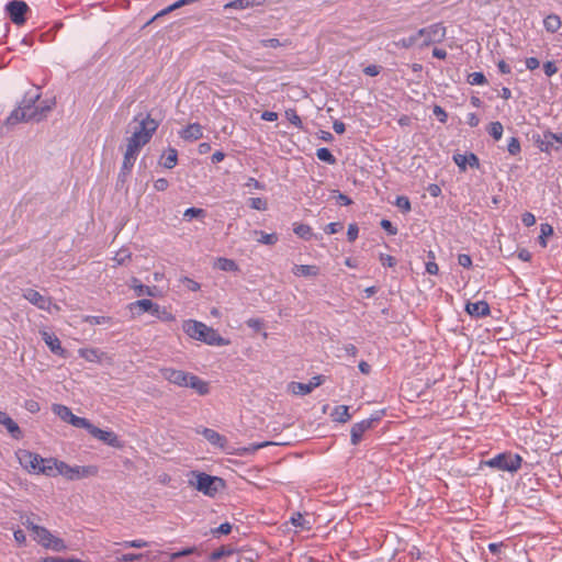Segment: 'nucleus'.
I'll use <instances>...</instances> for the list:
<instances>
[{
  "instance_id": "nucleus-1",
  "label": "nucleus",
  "mask_w": 562,
  "mask_h": 562,
  "mask_svg": "<svg viewBox=\"0 0 562 562\" xmlns=\"http://www.w3.org/2000/svg\"><path fill=\"white\" fill-rule=\"evenodd\" d=\"M137 123L134 132L126 142V150L123 157V169L132 170L140 149L150 142L157 131L159 123L149 113H138L133 119Z\"/></svg>"
},
{
  "instance_id": "nucleus-2",
  "label": "nucleus",
  "mask_w": 562,
  "mask_h": 562,
  "mask_svg": "<svg viewBox=\"0 0 562 562\" xmlns=\"http://www.w3.org/2000/svg\"><path fill=\"white\" fill-rule=\"evenodd\" d=\"M183 331L192 339L200 340L210 346H226L228 340L223 338L217 330L206 326L202 322L187 319L182 324Z\"/></svg>"
},
{
  "instance_id": "nucleus-3",
  "label": "nucleus",
  "mask_w": 562,
  "mask_h": 562,
  "mask_svg": "<svg viewBox=\"0 0 562 562\" xmlns=\"http://www.w3.org/2000/svg\"><path fill=\"white\" fill-rule=\"evenodd\" d=\"M40 93H25L18 108L14 109L5 120L7 125H15L20 122L35 121L37 117V101Z\"/></svg>"
},
{
  "instance_id": "nucleus-4",
  "label": "nucleus",
  "mask_w": 562,
  "mask_h": 562,
  "mask_svg": "<svg viewBox=\"0 0 562 562\" xmlns=\"http://www.w3.org/2000/svg\"><path fill=\"white\" fill-rule=\"evenodd\" d=\"M192 475L196 480L195 482L190 481V484L206 496L214 497L221 490L225 487V481L222 477L195 471L192 472Z\"/></svg>"
},
{
  "instance_id": "nucleus-5",
  "label": "nucleus",
  "mask_w": 562,
  "mask_h": 562,
  "mask_svg": "<svg viewBox=\"0 0 562 562\" xmlns=\"http://www.w3.org/2000/svg\"><path fill=\"white\" fill-rule=\"evenodd\" d=\"M485 463L490 468L514 473L521 468L522 458L517 453L503 452L496 454Z\"/></svg>"
},
{
  "instance_id": "nucleus-6",
  "label": "nucleus",
  "mask_w": 562,
  "mask_h": 562,
  "mask_svg": "<svg viewBox=\"0 0 562 562\" xmlns=\"http://www.w3.org/2000/svg\"><path fill=\"white\" fill-rule=\"evenodd\" d=\"M59 473L70 481H77L90 476H95L99 472L97 465H69L66 462H60Z\"/></svg>"
},
{
  "instance_id": "nucleus-7",
  "label": "nucleus",
  "mask_w": 562,
  "mask_h": 562,
  "mask_svg": "<svg viewBox=\"0 0 562 562\" xmlns=\"http://www.w3.org/2000/svg\"><path fill=\"white\" fill-rule=\"evenodd\" d=\"M417 36L422 42L420 47L429 46L432 43H440L446 36V27L442 23H435L417 31Z\"/></svg>"
},
{
  "instance_id": "nucleus-8",
  "label": "nucleus",
  "mask_w": 562,
  "mask_h": 562,
  "mask_svg": "<svg viewBox=\"0 0 562 562\" xmlns=\"http://www.w3.org/2000/svg\"><path fill=\"white\" fill-rule=\"evenodd\" d=\"M29 11L27 3L22 0H12L5 4V12L15 25H23L26 22V13Z\"/></svg>"
},
{
  "instance_id": "nucleus-9",
  "label": "nucleus",
  "mask_w": 562,
  "mask_h": 562,
  "mask_svg": "<svg viewBox=\"0 0 562 562\" xmlns=\"http://www.w3.org/2000/svg\"><path fill=\"white\" fill-rule=\"evenodd\" d=\"M38 537L35 539L41 546L56 552H61L67 549L65 541L55 537L47 528H36Z\"/></svg>"
},
{
  "instance_id": "nucleus-10",
  "label": "nucleus",
  "mask_w": 562,
  "mask_h": 562,
  "mask_svg": "<svg viewBox=\"0 0 562 562\" xmlns=\"http://www.w3.org/2000/svg\"><path fill=\"white\" fill-rule=\"evenodd\" d=\"M380 420V416L379 415H375V416H372L368 419H363L359 423H356L352 427H351V430H350V440H351V443L353 446H357L361 439H362V436L363 434L373 428L374 425Z\"/></svg>"
},
{
  "instance_id": "nucleus-11",
  "label": "nucleus",
  "mask_w": 562,
  "mask_h": 562,
  "mask_svg": "<svg viewBox=\"0 0 562 562\" xmlns=\"http://www.w3.org/2000/svg\"><path fill=\"white\" fill-rule=\"evenodd\" d=\"M159 372L161 376L169 383H172L180 387L188 386V379L190 375L189 372L170 367L160 368Z\"/></svg>"
},
{
  "instance_id": "nucleus-12",
  "label": "nucleus",
  "mask_w": 562,
  "mask_h": 562,
  "mask_svg": "<svg viewBox=\"0 0 562 562\" xmlns=\"http://www.w3.org/2000/svg\"><path fill=\"white\" fill-rule=\"evenodd\" d=\"M18 458L23 469L38 474L41 462H43V458L40 454L27 450H20Z\"/></svg>"
},
{
  "instance_id": "nucleus-13",
  "label": "nucleus",
  "mask_w": 562,
  "mask_h": 562,
  "mask_svg": "<svg viewBox=\"0 0 562 562\" xmlns=\"http://www.w3.org/2000/svg\"><path fill=\"white\" fill-rule=\"evenodd\" d=\"M324 382L323 375L313 376L308 383L302 382H292L290 384V390L295 395H306L310 394L315 387L319 386Z\"/></svg>"
},
{
  "instance_id": "nucleus-14",
  "label": "nucleus",
  "mask_w": 562,
  "mask_h": 562,
  "mask_svg": "<svg viewBox=\"0 0 562 562\" xmlns=\"http://www.w3.org/2000/svg\"><path fill=\"white\" fill-rule=\"evenodd\" d=\"M91 436L99 439L100 441L104 442L105 445H108L110 447H113V448H122L123 447V443L120 440L119 436L112 430H103L95 426Z\"/></svg>"
},
{
  "instance_id": "nucleus-15",
  "label": "nucleus",
  "mask_w": 562,
  "mask_h": 562,
  "mask_svg": "<svg viewBox=\"0 0 562 562\" xmlns=\"http://www.w3.org/2000/svg\"><path fill=\"white\" fill-rule=\"evenodd\" d=\"M41 336L54 355H57L61 358L68 357L67 350L61 347V342L55 334L43 330L41 331Z\"/></svg>"
},
{
  "instance_id": "nucleus-16",
  "label": "nucleus",
  "mask_w": 562,
  "mask_h": 562,
  "mask_svg": "<svg viewBox=\"0 0 562 562\" xmlns=\"http://www.w3.org/2000/svg\"><path fill=\"white\" fill-rule=\"evenodd\" d=\"M23 297L27 300L31 304L44 311H48L52 304L49 297L43 296L38 291L34 289H26L23 292Z\"/></svg>"
},
{
  "instance_id": "nucleus-17",
  "label": "nucleus",
  "mask_w": 562,
  "mask_h": 562,
  "mask_svg": "<svg viewBox=\"0 0 562 562\" xmlns=\"http://www.w3.org/2000/svg\"><path fill=\"white\" fill-rule=\"evenodd\" d=\"M541 151L549 153L555 143L562 144V133L546 131L541 138L536 140Z\"/></svg>"
},
{
  "instance_id": "nucleus-18",
  "label": "nucleus",
  "mask_w": 562,
  "mask_h": 562,
  "mask_svg": "<svg viewBox=\"0 0 562 562\" xmlns=\"http://www.w3.org/2000/svg\"><path fill=\"white\" fill-rule=\"evenodd\" d=\"M465 312L476 318L485 317L490 315L491 310L486 301L468 302L465 304Z\"/></svg>"
},
{
  "instance_id": "nucleus-19",
  "label": "nucleus",
  "mask_w": 562,
  "mask_h": 562,
  "mask_svg": "<svg viewBox=\"0 0 562 562\" xmlns=\"http://www.w3.org/2000/svg\"><path fill=\"white\" fill-rule=\"evenodd\" d=\"M0 425H3L13 439L23 438V431L19 425L5 413L0 411Z\"/></svg>"
},
{
  "instance_id": "nucleus-20",
  "label": "nucleus",
  "mask_w": 562,
  "mask_h": 562,
  "mask_svg": "<svg viewBox=\"0 0 562 562\" xmlns=\"http://www.w3.org/2000/svg\"><path fill=\"white\" fill-rule=\"evenodd\" d=\"M61 461H58L55 458H43V462H41L38 474H44L46 476L55 477L60 475V464Z\"/></svg>"
},
{
  "instance_id": "nucleus-21",
  "label": "nucleus",
  "mask_w": 562,
  "mask_h": 562,
  "mask_svg": "<svg viewBox=\"0 0 562 562\" xmlns=\"http://www.w3.org/2000/svg\"><path fill=\"white\" fill-rule=\"evenodd\" d=\"M453 161L457 164V166L461 170H465L467 166L469 165L471 168H479L480 167V160L477 156L473 153H469L465 155L457 154L453 156Z\"/></svg>"
},
{
  "instance_id": "nucleus-22",
  "label": "nucleus",
  "mask_w": 562,
  "mask_h": 562,
  "mask_svg": "<svg viewBox=\"0 0 562 562\" xmlns=\"http://www.w3.org/2000/svg\"><path fill=\"white\" fill-rule=\"evenodd\" d=\"M179 135L184 140H198L203 136L202 126L199 123L189 124L179 132Z\"/></svg>"
},
{
  "instance_id": "nucleus-23",
  "label": "nucleus",
  "mask_w": 562,
  "mask_h": 562,
  "mask_svg": "<svg viewBox=\"0 0 562 562\" xmlns=\"http://www.w3.org/2000/svg\"><path fill=\"white\" fill-rule=\"evenodd\" d=\"M211 445L217 447V448H224L227 439L221 435L220 432L215 431L211 428H203L201 431H199Z\"/></svg>"
},
{
  "instance_id": "nucleus-24",
  "label": "nucleus",
  "mask_w": 562,
  "mask_h": 562,
  "mask_svg": "<svg viewBox=\"0 0 562 562\" xmlns=\"http://www.w3.org/2000/svg\"><path fill=\"white\" fill-rule=\"evenodd\" d=\"M187 387L193 389L199 395H206L210 392L209 383L192 373L189 375Z\"/></svg>"
},
{
  "instance_id": "nucleus-25",
  "label": "nucleus",
  "mask_w": 562,
  "mask_h": 562,
  "mask_svg": "<svg viewBox=\"0 0 562 562\" xmlns=\"http://www.w3.org/2000/svg\"><path fill=\"white\" fill-rule=\"evenodd\" d=\"M292 272L296 277H317L319 268L315 265H295L292 268Z\"/></svg>"
},
{
  "instance_id": "nucleus-26",
  "label": "nucleus",
  "mask_w": 562,
  "mask_h": 562,
  "mask_svg": "<svg viewBox=\"0 0 562 562\" xmlns=\"http://www.w3.org/2000/svg\"><path fill=\"white\" fill-rule=\"evenodd\" d=\"M266 0H233L225 4V9L244 10L254 7L263 5Z\"/></svg>"
},
{
  "instance_id": "nucleus-27",
  "label": "nucleus",
  "mask_w": 562,
  "mask_h": 562,
  "mask_svg": "<svg viewBox=\"0 0 562 562\" xmlns=\"http://www.w3.org/2000/svg\"><path fill=\"white\" fill-rule=\"evenodd\" d=\"M178 162V151L176 148L168 147L167 150L161 155L160 164L167 168L172 169Z\"/></svg>"
},
{
  "instance_id": "nucleus-28",
  "label": "nucleus",
  "mask_w": 562,
  "mask_h": 562,
  "mask_svg": "<svg viewBox=\"0 0 562 562\" xmlns=\"http://www.w3.org/2000/svg\"><path fill=\"white\" fill-rule=\"evenodd\" d=\"M214 268L220 269L222 271H227V272H238L239 271V267L235 260L224 258V257H220L216 259V261L214 263Z\"/></svg>"
},
{
  "instance_id": "nucleus-29",
  "label": "nucleus",
  "mask_w": 562,
  "mask_h": 562,
  "mask_svg": "<svg viewBox=\"0 0 562 562\" xmlns=\"http://www.w3.org/2000/svg\"><path fill=\"white\" fill-rule=\"evenodd\" d=\"M333 419L337 423H347L351 415L349 414V407L346 405H339L334 408V412L331 413Z\"/></svg>"
},
{
  "instance_id": "nucleus-30",
  "label": "nucleus",
  "mask_w": 562,
  "mask_h": 562,
  "mask_svg": "<svg viewBox=\"0 0 562 562\" xmlns=\"http://www.w3.org/2000/svg\"><path fill=\"white\" fill-rule=\"evenodd\" d=\"M53 412L64 422L70 424L71 419L75 417L69 407L63 404H54Z\"/></svg>"
},
{
  "instance_id": "nucleus-31",
  "label": "nucleus",
  "mask_w": 562,
  "mask_h": 562,
  "mask_svg": "<svg viewBox=\"0 0 562 562\" xmlns=\"http://www.w3.org/2000/svg\"><path fill=\"white\" fill-rule=\"evenodd\" d=\"M55 104V99L44 100L40 104H37L38 111L36 122H41L42 120H44L47 116V113H49L53 110Z\"/></svg>"
},
{
  "instance_id": "nucleus-32",
  "label": "nucleus",
  "mask_w": 562,
  "mask_h": 562,
  "mask_svg": "<svg viewBox=\"0 0 562 562\" xmlns=\"http://www.w3.org/2000/svg\"><path fill=\"white\" fill-rule=\"evenodd\" d=\"M154 306V302L149 299H142V300H138V301H135L133 303L130 304V310L132 312H134L135 310H138L137 311V314L140 315L145 312H149V310H151Z\"/></svg>"
},
{
  "instance_id": "nucleus-33",
  "label": "nucleus",
  "mask_w": 562,
  "mask_h": 562,
  "mask_svg": "<svg viewBox=\"0 0 562 562\" xmlns=\"http://www.w3.org/2000/svg\"><path fill=\"white\" fill-rule=\"evenodd\" d=\"M234 552H235V549L232 548L231 546H221L218 549L214 550L209 555V560L211 562H216L224 557H229V555L234 554Z\"/></svg>"
},
{
  "instance_id": "nucleus-34",
  "label": "nucleus",
  "mask_w": 562,
  "mask_h": 562,
  "mask_svg": "<svg viewBox=\"0 0 562 562\" xmlns=\"http://www.w3.org/2000/svg\"><path fill=\"white\" fill-rule=\"evenodd\" d=\"M544 29L550 33H555L561 27L560 16L557 14H549L543 20Z\"/></svg>"
},
{
  "instance_id": "nucleus-35",
  "label": "nucleus",
  "mask_w": 562,
  "mask_h": 562,
  "mask_svg": "<svg viewBox=\"0 0 562 562\" xmlns=\"http://www.w3.org/2000/svg\"><path fill=\"white\" fill-rule=\"evenodd\" d=\"M79 355L81 358H83L86 361H89V362H100L101 361L100 352L95 348H81V349H79Z\"/></svg>"
},
{
  "instance_id": "nucleus-36",
  "label": "nucleus",
  "mask_w": 562,
  "mask_h": 562,
  "mask_svg": "<svg viewBox=\"0 0 562 562\" xmlns=\"http://www.w3.org/2000/svg\"><path fill=\"white\" fill-rule=\"evenodd\" d=\"M70 425H72L74 427H77V428H83L86 429L90 435L92 434L93 429H94V425L92 423H90L89 419L85 418V417H79V416H76L71 419V423Z\"/></svg>"
},
{
  "instance_id": "nucleus-37",
  "label": "nucleus",
  "mask_w": 562,
  "mask_h": 562,
  "mask_svg": "<svg viewBox=\"0 0 562 562\" xmlns=\"http://www.w3.org/2000/svg\"><path fill=\"white\" fill-rule=\"evenodd\" d=\"M290 521L296 528H301L304 530L311 529L310 522L304 518V516L301 513H293V515L290 518Z\"/></svg>"
},
{
  "instance_id": "nucleus-38",
  "label": "nucleus",
  "mask_w": 562,
  "mask_h": 562,
  "mask_svg": "<svg viewBox=\"0 0 562 562\" xmlns=\"http://www.w3.org/2000/svg\"><path fill=\"white\" fill-rule=\"evenodd\" d=\"M132 286L138 296H142V295L154 296L155 295V293H154L155 288H150L148 285L138 283V280L136 278L133 279Z\"/></svg>"
},
{
  "instance_id": "nucleus-39",
  "label": "nucleus",
  "mask_w": 562,
  "mask_h": 562,
  "mask_svg": "<svg viewBox=\"0 0 562 562\" xmlns=\"http://www.w3.org/2000/svg\"><path fill=\"white\" fill-rule=\"evenodd\" d=\"M293 231L299 237L305 240H310L313 236L311 226L306 224H294Z\"/></svg>"
},
{
  "instance_id": "nucleus-40",
  "label": "nucleus",
  "mask_w": 562,
  "mask_h": 562,
  "mask_svg": "<svg viewBox=\"0 0 562 562\" xmlns=\"http://www.w3.org/2000/svg\"><path fill=\"white\" fill-rule=\"evenodd\" d=\"M504 127L501 122H492L487 126V133L495 139L499 140L503 136Z\"/></svg>"
},
{
  "instance_id": "nucleus-41",
  "label": "nucleus",
  "mask_w": 562,
  "mask_h": 562,
  "mask_svg": "<svg viewBox=\"0 0 562 562\" xmlns=\"http://www.w3.org/2000/svg\"><path fill=\"white\" fill-rule=\"evenodd\" d=\"M316 156L319 160L324 161V162H327L329 165H335L336 164V158L335 156L331 154V151L326 148V147H322V148H318L317 151H316Z\"/></svg>"
},
{
  "instance_id": "nucleus-42",
  "label": "nucleus",
  "mask_w": 562,
  "mask_h": 562,
  "mask_svg": "<svg viewBox=\"0 0 562 562\" xmlns=\"http://www.w3.org/2000/svg\"><path fill=\"white\" fill-rule=\"evenodd\" d=\"M183 7V3L181 2V0H178L176 1L175 3L170 4L169 7L162 9L161 11H159L158 13H156L149 21L147 24H150L151 22L158 20L159 18L161 16H165L167 15L168 13L179 9Z\"/></svg>"
},
{
  "instance_id": "nucleus-43",
  "label": "nucleus",
  "mask_w": 562,
  "mask_h": 562,
  "mask_svg": "<svg viewBox=\"0 0 562 562\" xmlns=\"http://www.w3.org/2000/svg\"><path fill=\"white\" fill-rule=\"evenodd\" d=\"M247 203L252 210L266 211L268 209L267 200L262 198H249Z\"/></svg>"
},
{
  "instance_id": "nucleus-44",
  "label": "nucleus",
  "mask_w": 562,
  "mask_h": 562,
  "mask_svg": "<svg viewBox=\"0 0 562 562\" xmlns=\"http://www.w3.org/2000/svg\"><path fill=\"white\" fill-rule=\"evenodd\" d=\"M259 44L262 47L278 48L281 46L290 45V41L285 40V41L281 42L279 38H267V40H260Z\"/></svg>"
},
{
  "instance_id": "nucleus-45",
  "label": "nucleus",
  "mask_w": 562,
  "mask_h": 562,
  "mask_svg": "<svg viewBox=\"0 0 562 562\" xmlns=\"http://www.w3.org/2000/svg\"><path fill=\"white\" fill-rule=\"evenodd\" d=\"M284 114H285L286 120L291 124H293L295 127H297V128H302L303 127L302 120L297 115V113H296V111L294 109H288Z\"/></svg>"
},
{
  "instance_id": "nucleus-46",
  "label": "nucleus",
  "mask_w": 562,
  "mask_h": 562,
  "mask_svg": "<svg viewBox=\"0 0 562 562\" xmlns=\"http://www.w3.org/2000/svg\"><path fill=\"white\" fill-rule=\"evenodd\" d=\"M467 81L471 86L485 85L487 82L484 74L480 72V71H475V72L469 74Z\"/></svg>"
},
{
  "instance_id": "nucleus-47",
  "label": "nucleus",
  "mask_w": 562,
  "mask_h": 562,
  "mask_svg": "<svg viewBox=\"0 0 562 562\" xmlns=\"http://www.w3.org/2000/svg\"><path fill=\"white\" fill-rule=\"evenodd\" d=\"M196 552H198L196 547L184 548V549H182L180 551L171 553L169 555V561L168 562H173L176 559H179V558H182V557H188V555H191V554L196 553Z\"/></svg>"
},
{
  "instance_id": "nucleus-48",
  "label": "nucleus",
  "mask_w": 562,
  "mask_h": 562,
  "mask_svg": "<svg viewBox=\"0 0 562 562\" xmlns=\"http://www.w3.org/2000/svg\"><path fill=\"white\" fill-rule=\"evenodd\" d=\"M131 257L132 254L128 249H121L115 254L113 260L116 262V265L122 266L130 261Z\"/></svg>"
},
{
  "instance_id": "nucleus-49",
  "label": "nucleus",
  "mask_w": 562,
  "mask_h": 562,
  "mask_svg": "<svg viewBox=\"0 0 562 562\" xmlns=\"http://www.w3.org/2000/svg\"><path fill=\"white\" fill-rule=\"evenodd\" d=\"M419 37L417 36V32L408 37H404L400 40L396 45L403 48H411L418 44Z\"/></svg>"
},
{
  "instance_id": "nucleus-50",
  "label": "nucleus",
  "mask_w": 562,
  "mask_h": 562,
  "mask_svg": "<svg viewBox=\"0 0 562 562\" xmlns=\"http://www.w3.org/2000/svg\"><path fill=\"white\" fill-rule=\"evenodd\" d=\"M258 234V232H255ZM260 238L258 239L259 243L265 245H274L279 240V237L276 233L267 234L265 232H259Z\"/></svg>"
},
{
  "instance_id": "nucleus-51",
  "label": "nucleus",
  "mask_w": 562,
  "mask_h": 562,
  "mask_svg": "<svg viewBox=\"0 0 562 562\" xmlns=\"http://www.w3.org/2000/svg\"><path fill=\"white\" fill-rule=\"evenodd\" d=\"M206 214L205 210L198 209V207H189L184 211L183 216L188 221L192 220L193 217H204Z\"/></svg>"
},
{
  "instance_id": "nucleus-52",
  "label": "nucleus",
  "mask_w": 562,
  "mask_h": 562,
  "mask_svg": "<svg viewBox=\"0 0 562 562\" xmlns=\"http://www.w3.org/2000/svg\"><path fill=\"white\" fill-rule=\"evenodd\" d=\"M507 150L510 155L516 156L520 153V142L517 137H512L507 145Z\"/></svg>"
},
{
  "instance_id": "nucleus-53",
  "label": "nucleus",
  "mask_w": 562,
  "mask_h": 562,
  "mask_svg": "<svg viewBox=\"0 0 562 562\" xmlns=\"http://www.w3.org/2000/svg\"><path fill=\"white\" fill-rule=\"evenodd\" d=\"M124 548H145L148 546V542L143 539H136V540H126L120 543Z\"/></svg>"
},
{
  "instance_id": "nucleus-54",
  "label": "nucleus",
  "mask_w": 562,
  "mask_h": 562,
  "mask_svg": "<svg viewBox=\"0 0 562 562\" xmlns=\"http://www.w3.org/2000/svg\"><path fill=\"white\" fill-rule=\"evenodd\" d=\"M395 204L397 207H400L405 213H407L412 210L409 199L405 195L397 196Z\"/></svg>"
},
{
  "instance_id": "nucleus-55",
  "label": "nucleus",
  "mask_w": 562,
  "mask_h": 562,
  "mask_svg": "<svg viewBox=\"0 0 562 562\" xmlns=\"http://www.w3.org/2000/svg\"><path fill=\"white\" fill-rule=\"evenodd\" d=\"M145 557L144 553H124L117 558L119 562H134Z\"/></svg>"
},
{
  "instance_id": "nucleus-56",
  "label": "nucleus",
  "mask_w": 562,
  "mask_h": 562,
  "mask_svg": "<svg viewBox=\"0 0 562 562\" xmlns=\"http://www.w3.org/2000/svg\"><path fill=\"white\" fill-rule=\"evenodd\" d=\"M558 67L554 61L548 60L543 64V71L548 77H552L558 72Z\"/></svg>"
},
{
  "instance_id": "nucleus-57",
  "label": "nucleus",
  "mask_w": 562,
  "mask_h": 562,
  "mask_svg": "<svg viewBox=\"0 0 562 562\" xmlns=\"http://www.w3.org/2000/svg\"><path fill=\"white\" fill-rule=\"evenodd\" d=\"M432 113L438 117L440 123L445 124L447 122L448 114L440 105H435L432 109Z\"/></svg>"
},
{
  "instance_id": "nucleus-58",
  "label": "nucleus",
  "mask_w": 562,
  "mask_h": 562,
  "mask_svg": "<svg viewBox=\"0 0 562 562\" xmlns=\"http://www.w3.org/2000/svg\"><path fill=\"white\" fill-rule=\"evenodd\" d=\"M86 322L91 325H101L110 322V317L106 316H87Z\"/></svg>"
},
{
  "instance_id": "nucleus-59",
  "label": "nucleus",
  "mask_w": 562,
  "mask_h": 562,
  "mask_svg": "<svg viewBox=\"0 0 562 562\" xmlns=\"http://www.w3.org/2000/svg\"><path fill=\"white\" fill-rule=\"evenodd\" d=\"M458 263L463 268H471L472 267V258L468 254H460L458 256Z\"/></svg>"
},
{
  "instance_id": "nucleus-60",
  "label": "nucleus",
  "mask_w": 562,
  "mask_h": 562,
  "mask_svg": "<svg viewBox=\"0 0 562 562\" xmlns=\"http://www.w3.org/2000/svg\"><path fill=\"white\" fill-rule=\"evenodd\" d=\"M358 234H359V227L357 226V224H355V223L349 224L348 231H347L348 240L355 241L358 238Z\"/></svg>"
},
{
  "instance_id": "nucleus-61",
  "label": "nucleus",
  "mask_w": 562,
  "mask_h": 562,
  "mask_svg": "<svg viewBox=\"0 0 562 562\" xmlns=\"http://www.w3.org/2000/svg\"><path fill=\"white\" fill-rule=\"evenodd\" d=\"M381 227L386 231L390 235H396L397 228L389 220H382L380 223Z\"/></svg>"
},
{
  "instance_id": "nucleus-62",
  "label": "nucleus",
  "mask_w": 562,
  "mask_h": 562,
  "mask_svg": "<svg viewBox=\"0 0 562 562\" xmlns=\"http://www.w3.org/2000/svg\"><path fill=\"white\" fill-rule=\"evenodd\" d=\"M380 261L384 267H394L396 265V260L391 255L381 254Z\"/></svg>"
},
{
  "instance_id": "nucleus-63",
  "label": "nucleus",
  "mask_w": 562,
  "mask_h": 562,
  "mask_svg": "<svg viewBox=\"0 0 562 562\" xmlns=\"http://www.w3.org/2000/svg\"><path fill=\"white\" fill-rule=\"evenodd\" d=\"M521 222L525 226L527 227H530L532 225L536 224V217L532 213L530 212H525L522 215H521Z\"/></svg>"
},
{
  "instance_id": "nucleus-64",
  "label": "nucleus",
  "mask_w": 562,
  "mask_h": 562,
  "mask_svg": "<svg viewBox=\"0 0 562 562\" xmlns=\"http://www.w3.org/2000/svg\"><path fill=\"white\" fill-rule=\"evenodd\" d=\"M342 228L340 223H329L325 226L324 231L328 235L338 233Z\"/></svg>"
}]
</instances>
